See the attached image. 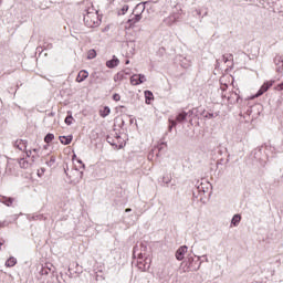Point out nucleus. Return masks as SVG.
I'll list each match as a JSON object with an SVG mask.
<instances>
[{
  "instance_id": "nucleus-29",
  "label": "nucleus",
  "mask_w": 283,
  "mask_h": 283,
  "mask_svg": "<svg viewBox=\"0 0 283 283\" xmlns=\"http://www.w3.org/2000/svg\"><path fill=\"white\" fill-rule=\"evenodd\" d=\"M129 61H126V65H128Z\"/></svg>"
},
{
  "instance_id": "nucleus-6",
  "label": "nucleus",
  "mask_w": 283,
  "mask_h": 283,
  "mask_svg": "<svg viewBox=\"0 0 283 283\" xmlns=\"http://www.w3.org/2000/svg\"><path fill=\"white\" fill-rule=\"evenodd\" d=\"M119 63H120V60H118L117 56L114 55L112 60H108L106 62V67H109V70H112L114 67H118Z\"/></svg>"
},
{
  "instance_id": "nucleus-7",
  "label": "nucleus",
  "mask_w": 283,
  "mask_h": 283,
  "mask_svg": "<svg viewBox=\"0 0 283 283\" xmlns=\"http://www.w3.org/2000/svg\"><path fill=\"white\" fill-rule=\"evenodd\" d=\"M185 253H187V247L184 245V247H180L177 252H176V258L177 260H185Z\"/></svg>"
},
{
  "instance_id": "nucleus-23",
  "label": "nucleus",
  "mask_w": 283,
  "mask_h": 283,
  "mask_svg": "<svg viewBox=\"0 0 283 283\" xmlns=\"http://www.w3.org/2000/svg\"><path fill=\"white\" fill-rule=\"evenodd\" d=\"M213 117H214L213 113L206 114V118H213Z\"/></svg>"
},
{
  "instance_id": "nucleus-25",
  "label": "nucleus",
  "mask_w": 283,
  "mask_h": 283,
  "mask_svg": "<svg viewBox=\"0 0 283 283\" xmlns=\"http://www.w3.org/2000/svg\"><path fill=\"white\" fill-rule=\"evenodd\" d=\"M185 271H191V266L188 265Z\"/></svg>"
},
{
  "instance_id": "nucleus-27",
  "label": "nucleus",
  "mask_w": 283,
  "mask_h": 283,
  "mask_svg": "<svg viewBox=\"0 0 283 283\" xmlns=\"http://www.w3.org/2000/svg\"><path fill=\"white\" fill-rule=\"evenodd\" d=\"M30 154H32V150H29V151L27 153L28 156H30Z\"/></svg>"
},
{
  "instance_id": "nucleus-2",
  "label": "nucleus",
  "mask_w": 283,
  "mask_h": 283,
  "mask_svg": "<svg viewBox=\"0 0 283 283\" xmlns=\"http://www.w3.org/2000/svg\"><path fill=\"white\" fill-rule=\"evenodd\" d=\"M145 3L147 2L139 3L135 7L133 11L134 17L128 20L129 28L143 19V12H145Z\"/></svg>"
},
{
  "instance_id": "nucleus-14",
  "label": "nucleus",
  "mask_w": 283,
  "mask_h": 283,
  "mask_svg": "<svg viewBox=\"0 0 283 283\" xmlns=\"http://www.w3.org/2000/svg\"><path fill=\"white\" fill-rule=\"evenodd\" d=\"M2 202L3 205H6L7 207H12V203L14 202V199L13 198H7V197H3L2 199Z\"/></svg>"
},
{
  "instance_id": "nucleus-13",
  "label": "nucleus",
  "mask_w": 283,
  "mask_h": 283,
  "mask_svg": "<svg viewBox=\"0 0 283 283\" xmlns=\"http://www.w3.org/2000/svg\"><path fill=\"white\" fill-rule=\"evenodd\" d=\"M112 111L109 109V107L108 106H105L103 109H101L99 111V115L103 117V118H105V116H109V113H111Z\"/></svg>"
},
{
  "instance_id": "nucleus-9",
  "label": "nucleus",
  "mask_w": 283,
  "mask_h": 283,
  "mask_svg": "<svg viewBox=\"0 0 283 283\" xmlns=\"http://www.w3.org/2000/svg\"><path fill=\"white\" fill-rule=\"evenodd\" d=\"M60 142L62 145H70V143H72V136H60Z\"/></svg>"
},
{
  "instance_id": "nucleus-21",
  "label": "nucleus",
  "mask_w": 283,
  "mask_h": 283,
  "mask_svg": "<svg viewBox=\"0 0 283 283\" xmlns=\"http://www.w3.org/2000/svg\"><path fill=\"white\" fill-rule=\"evenodd\" d=\"M113 101H115L116 103H118V101H120V94L115 93V94L113 95Z\"/></svg>"
},
{
  "instance_id": "nucleus-19",
  "label": "nucleus",
  "mask_w": 283,
  "mask_h": 283,
  "mask_svg": "<svg viewBox=\"0 0 283 283\" xmlns=\"http://www.w3.org/2000/svg\"><path fill=\"white\" fill-rule=\"evenodd\" d=\"M74 120V117H72V115H70V116H67L66 118H65V124L66 125H72V122Z\"/></svg>"
},
{
  "instance_id": "nucleus-18",
  "label": "nucleus",
  "mask_w": 283,
  "mask_h": 283,
  "mask_svg": "<svg viewBox=\"0 0 283 283\" xmlns=\"http://www.w3.org/2000/svg\"><path fill=\"white\" fill-rule=\"evenodd\" d=\"M176 125H178V122L176 119H169V132H171V129H174Z\"/></svg>"
},
{
  "instance_id": "nucleus-3",
  "label": "nucleus",
  "mask_w": 283,
  "mask_h": 283,
  "mask_svg": "<svg viewBox=\"0 0 283 283\" xmlns=\"http://www.w3.org/2000/svg\"><path fill=\"white\" fill-rule=\"evenodd\" d=\"M274 84H275V81H268L263 83V85L258 91V93L253 96V98H260V96H262V94H265V92H269V90H271V87H273Z\"/></svg>"
},
{
  "instance_id": "nucleus-10",
  "label": "nucleus",
  "mask_w": 283,
  "mask_h": 283,
  "mask_svg": "<svg viewBox=\"0 0 283 283\" xmlns=\"http://www.w3.org/2000/svg\"><path fill=\"white\" fill-rule=\"evenodd\" d=\"M140 77H138V74H134L130 76V85H140Z\"/></svg>"
},
{
  "instance_id": "nucleus-20",
  "label": "nucleus",
  "mask_w": 283,
  "mask_h": 283,
  "mask_svg": "<svg viewBox=\"0 0 283 283\" xmlns=\"http://www.w3.org/2000/svg\"><path fill=\"white\" fill-rule=\"evenodd\" d=\"M137 76H138L139 81H142L140 84H143V83H145V81H147V78L143 74H137Z\"/></svg>"
},
{
  "instance_id": "nucleus-26",
  "label": "nucleus",
  "mask_w": 283,
  "mask_h": 283,
  "mask_svg": "<svg viewBox=\"0 0 283 283\" xmlns=\"http://www.w3.org/2000/svg\"><path fill=\"white\" fill-rule=\"evenodd\" d=\"M125 211H126V213H129V211H132V210L129 208H127Z\"/></svg>"
},
{
  "instance_id": "nucleus-22",
  "label": "nucleus",
  "mask_w": 283,
  "mask_h": 283,
  "mask_svg": "<svg viewBox=\"0 0 283 283\" xmlns=\"http://www.w3.org/2000/svg\"><path fill=\"white\" fill-rule=\"evenodd\" d=\"M43 174H45V169H41V170H38V176L41 178V176H43Z\"/></svg>"
},
{
  "instance_id": "nucleus-12",
  "label": "nucleus",
  "mask_w": 283,
  "mask_h": 283,
  "mask_svg": "<svg viewBox=\"0 0 283 283\" xmlns=\"http://www.w3.org/2000/svg\"><path fill=\"white\" fill-rule=\"evenodd\" d=\"M186 119H187V113L186 112L179 113L176 117V120L178 123H184Z\"/></svg>"
},
{
  "instance_id": "nucleus-8",
  "label": "nucleus",
  "mask_w": 283,
  "mask_h": 283,
  "mask_svg": "<svg viewBox=\"0 0 283 283\" xmlns=\"http://www.w3.org/2000/svg\"><path fill=\"white\" fill-rule=\"evenodd\" d=\"M6 266L12 269V266H17V258L11 256L7 260Z\"/></svg>"
},
{
  "instance_id": "nucleus-4",
  "label": "nucleus",
  "mask_w": 283,
  "mask_h": 283,
  "mask_svg": "<svg viewBox=\"0 0 283 283\" xmlns=\"http://www.w3.org/2000/svg\"><path fill=\"white\" fill-rule=\"evenodd\" d=\"M15 149H19L20 151H25L28 149V140L18 139L14 142Z\"/></svg>"
},
{
  "instance_id": "nucleus-16",
  "label": "nucleus",
  "mask_w": 283,
  "mask_h": 283,
  "mask_svg": "<svg viewBox=\"0 0 283 283\" xmlns=\"http://www.w3.org/2000/svg\"><path fill=\"white\" fill-rule=\"evenodd\" d=\"M87 59L92 60V59H96V50L91 49L87 51Z\"/></svg>"
},
{
  "instance_id": "nucleus-17",
  "label": "nucleus",
  "mask_w": 283,
  "mask_h": 283,
  "mask_svg": "<svg viewBox=\"0 0 283 283\" xmlns=\"http://www.w3.org/2000/svg\"><path fill=\"white\" fill-rule=\"evenodd\" d=\"M52 140H54V134L49 133V134L44 137V143L50 144V143H52Z\"/></svg>"
},
{
  "instance_id": "nucleus-15",
  "label": "nucleus",
  "mask_w": 283,
  "mask_h": 283,
  "mask_svg": "<svg viewBox=\"0 0 283 283\" xmlns=\"http://www.w3.org/2000/svg\"><path fill=\"white\" fill-rule=\"evenodd\" d=\"M145 97H146V103L149 104V101L154 99V93H151V91H146Z\"/></svg>"
},
{
  "instance_id": "nucleus-1",
  "label": "nucleus",
  "mask_w": 283,
  "mask_h": 283,
  "mask_svg": "<svg viewBox=\"0 0 283 283\" xmlns=\"http://www.w3.org/2000/svg\"><path fill=\"white\" fill-rule=\"evenodd\" d=\"M84 23L87 28H96L101 23L98 11L94 7H90L84 14Z\"/></svg>"
},
{
  "instance_id": "nucleus-24",
  "label": "nucleus",
  "mask_w": 283,
  "mask_h": 283,
  "mask_svg": "<svg viewBox=\"0 0 283 283\" xmlns=\"http://www.w3.org/2000/svg\"><path fill=\"white\" fill-rule=\"evenodd\" d=\"M3 244H6L4 240H0V251H1V247H3Z\"/></svg>"
},
{
  "instance_id": "nucleus-28",
  "label": "nucleus",
  "mask_w": 283,
  "mask_h": 283,
  "mask_svg": "<svg viewBox=\"0 0 283 283\" xmlns=\"http://www.w3.org/2000/svg\"><path fill=\"white\" fill-rule=\"evenodd\" d=\"M33 151H35V153H36V151H39V149L34 148V149H33Z\"/></svg>"
},
{
  "instance_id": "nucleus-5",
  "label": "nucleus",
  "mask_w": 283,
  "mask_h": 283,
  "mask_svg": "<svg viewBox=\"0 0 283 283\" xmlns=\"http://www.w3.org/2000/svg\"><path fill=\"white\" fill-rule=\"evenodd\" d=\"M88 76H90V72H87L86 70H82L78 72L75 81L76 83H83V81H85Z\"/></svg>"
},
{
  "instance_id": "nucleus-11",
  "label": "nucleus",
  "mask_w": 283,
  "mask_h": 283,
  "mask_svg": "<svg viewBox=\"0 0 283 283\" xmlns=\"http://www.w3.org/2000/svg\"><path fill=\"white\" fill-rule=\"evenodd\" d=\"M240 220H242V217L240 214H234L231 224H233V227H238L240 224Z\"/></svg>"
}]
</instances>
